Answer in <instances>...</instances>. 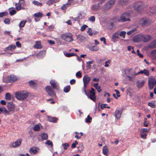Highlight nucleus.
I'll return each mask as SVG.
<instances>
[{"mask_svg": "<svg viewBox=\"0 0 156 156\" xmlns=\"http://www.w3.org/2000/svg\"><path fill=\"white\" fill-rule=\"evenodd\" d=\"M28 93L24 91H18L15 93L16 98L20 101L23 100L26 98L28 97Z\"/></svg>", "mask_w": 156, "mask_h": 156, "instance_id": "obj_1", "label": "nucleus"}, {"mask_svg": "<svg viewBox=\"0 0 156 156\" xmlns=\"http://www.w3.org/2000/svg\"><path fill=\"white\" fill-rule=\"evenodd\" d=\"M131 11H128L122 14L120 16V20L122 22H124L130 20L129 17L130 16Z\"/></svg>", "mask_w": 156, "mask_h": 156, "instance_id": "obj_2", "label": "nucleus"}, {"mask_svg": "<svg viewBox=\"0 0 156 156\" xmlns=\"http://www.w3.org/2000/svg\"><path fill=\"white\" fill-rule=\"evenodd\" d=\"M135 9L138 12H140L144 8V5L141 2H136L133 5Z\"/></svg>", "mask_w": 156, "mask_h": 156, "instance_id": "obj_3", "label": "nucleus"}, {"mask_svg": "<svg viewBox=\"0 0 156 156\" xmlns=\"http://www.w3.org/2000/svg\"><path fill=\"white\" fill-rule=\"evenodd\" d=\"M88 98H90L93 101L95 102L96 99L95 96V90L93 88H91V90L89 91V92L87 93V95H86Z\"/></svg>", "mask_w": 156, "mask_h": 156, "instance_id": "obj_4", "label": "nucleus"}, {"mask_svg": "<svg viewBox=\"0 0 156 156\" xmlns=\"http://www.w3.org/2000/svg\"><path fill=\"white\" fill-rule=\"evenodd\" d=\"M62 38L67 42H71L73 40L72 35L69 33L64 34L62 35Z\"/></svg>", "mask_w": 156, "mask_h": 156, "instance_id": "obj_5", "label": "nucleus"}, {"mask_svg": "<svg viewBox=\"0 0 156 156\" xmlns=\"http://www.w3.org/2000/svg\"><path fill=\"white\" fill-rule=\"evenodd\" d=\"M115 0H110L108 2L105 3L104 6V9L105 10H108L109 9L112 7L114 4Z\"/></svg>", "mask_w": 156, "mask_h": 156, "instance_id": "obj_6", "label": "nucleus"}, {"mask_svg": "<svg viewBox=\"0 0 156 156\" xmlns=\"http://www.w3.org/2000/svg\"><path fill=\"white\" fill-rule=\"evenodd\" d=\"M45 90L49 96L54 98L56 97L55 93L50 86L46 87Z\"/></svg>", "mask_w": 156, "mask_h": 156, "instance_id": "obj_7", "label": "nucleus"}, {"mask_svg": "<svg viewBox=\"0 0 156 156\" xmlns=\"http://www.w3.org/2000/svg\"><path fill=\"white\" fill-rule=\"evenodd\" d=\"M150 23V20L145 17L141 19L139 21V23L143 27L149 25Z\"/></svg>", "mask_w": 156, "mask_h": 156, "instance_id": "obj_8", "label": "nucleus"}, {"mask_svg": "<svg viewBox=\"0 0 156 156\" xmlns=\"http://www.w3.org/2000/svg\"><path fill=\"white\" fill-rule=\"evenodd\" d=\"M156 83V80L153 78L149 79L148 80V86L150 89H152Z\"/></svg>", "mask_w": 156, "mask_h": 156, "instance_id": "obj_9", "label": "nucleus"}, {"mask_svg": "<svg viewBox=\"0 0 156 156\" xmlns=\"http://www.w3.org/2000/svg\"><path fill=\"white\" fill-rule=\"evenodd\" d=\"M141 41L144 42H147L149 41L151 39V36L148 34H141Z\"/></svg>", "mask_w": 156, "mask_h": 156, "instance_id": "obj_10", "label": "nucleus"}, {"mask_svg": "<svg viewBox=\"0 0 156 156\" xmlns=\"http://www.w3.org/2000/svg\"><path fill=\"white\" fill-rule=\"evenodd\" d=\"M17 80L16 77L13 75L8 76L6 78V81L9 83H13L16 81Z\"/></svg>", "mask_w": 156, "mask_h": 156, "instance_id": "obj_11", "label": "nucleus"}, {"mask_svg": "<svg viewBox=\"0 0 156 156\" xmlns=\"http://www.w3.org/2000/svg\"><path fill=\"white\" fill-rule=\"evenodd\" d=\"M39 151V148L37 147H33L30 148L29 152L31 154L35 155L38 153Z\"/></svg>", "mask_w": 156, "mask_h": 156, "instance_id": "obj_12", "label": "nucleus"}, {"mask_svg": "<svg viewBox=\"0 0 156 156\" xmlns=\"http://www.w3.org/2000/svg\"><path fill=\"white\" fill-rule=\"evenodd\" d=\"M50 83L54 89L57 90L59 89L58 84L57 82H55V80H51L50 82Z\"/></svg>", "mask_w": 156, "mask_h": 156, "instance_id": "obj_13", "label": "nucleus"}, {"mask_svg": "<svg viewBox=\"0 0 156 156\" xmlns=\"http://www.w3.org/2000/svg\"><path fill=\"white\" fill-rule=\"evenodd\" d=\"M7 108L9 111L10 112H13L15 109V105L12 102H8L7 104Z\"/></svg>", "mask_w": 156, "mask_h": 156, "instance_id": "obj_14", "label": "nucleus"}, {"mask_svg": "<svg viewBox=\"0 0 156 156\" xmlns=\"http://www.w3.org/2000/svg\"><path fill=\"white\" fill-rule=\"evenodd\" d=\"M102 2H101L97 4H95L91 6V10L94 11H97L100 7V5L102 4Z\"/></svg>", "mask_w": 156, "mask_h": 156, "instance_id": "obj_15", "label": "nucleus"}, {"mask_svg": "<svg viewBox=\"0 0 156 156\" xmlns=\"http://www.w3.org/2000/svg\"><path fill=\"white\" fill-rule=\"evenodd\" d=\"M122 112V110L121 109H117L115 113L114 116L115 118L118 119L121 117V114Z\"/></svg>", "mask_w": 156, "mask_h": 156, "instance_id": "obj_16", "label": "nucleus"}, {"mask_svg": "<svg viewBox=\"0 0 156 156\" xmlns=\"http://www.w3.org/2000/svg\"><path fill=\"white\" fill-rule=\"evenodd\" d=\"M22 141L21 139H19L17 140L15 142H13L12 144V147H17L20 145Z\"/></svg>", "mask_w": 156, "mask_h": 156, "instance_id": "obj_17", "label": "nucleus"}, {"mask_svg": "<svg viewBox=\"0 0 156 156\" xmlns=\"http://www.w3.org/2000/svg\"><path fill=\"white\" fill-rule=\"evenodd\" d=\"M133 41L135 42H138L141 41V34L134 36L133 38Z\"/></svg>", "mask_w": 156, "mask_h": 156, "instance_id": "obj_18", "label": "nucleus"}, {"mask_svg": "<svg viewBox=\"0 0 156 156\" xmlns=\"http://www.w3.org/2000/svg\"><path fill=\"white\" fill-rule=\"evenodd\" d=\"M83 84H87L90 82L91 78L88 76H85L83 78Z\"/></svg>", "mask_w": 156, "mask_h": 156, "instance_id": "obj_19", "label": "nucleus"}, {"mask_svg": "<svg viewBox=\"0 0 156 156\" xmlns=\"http://www.w3.org/2000/svg\"><path fill=\"white\" fill-rule=\"evenodd\" d=\"M119 34L118 32L114 33L112 36L113 41L114 42L117 41V39L119 38Z\"/></svg>", "mask_w": 156, "mask_h": 156, "instance_id": "obj_20", "label": "nucleus"}, {"mask_svg": "<svg viewBox=\"0 0 156 156\" xmlns=\"http://www.w3.org/2000/svg\"><path fill=\"white\" fill-rule=\"evenodd\" d=\"M16 48V46L15 45H11L4 49V51H7L8 50H10L11 51H13Z\"/></svg>", "mask_w": 156, "mask_h": 156, "instance_id": "obj_21", "label": "nucleus"}, {"mask_svg": "<svg viewBox=\"0 0 156 156\" xmlns=\"http://www.w3.org/2000/svg\"><path fill=\"white\" fill-rule=\"evenodd\" d=\"M88 48L92 51H97L99 50V48L96 45H94L88 47Z\"/></svg>", "mask_w": 156, "mask_h": 156, "instance_id": "obj_22", "label": "nucleus"}, {"mask_svg": "<svg viewBox=\"0 0 156 156\" xmlns=\"http://www.w3.org/2000/svg\"><path fill=\"white\" fill-rule=\"evenodd\" d=\"M48 120L50 122H55L58 120L57 118L55 117H52L48 116Z\"/></svg>", "mask_w": 156, "mask_h": 156, "instance_id": "obj_23", "label": "nucleus"}, {"mask_svg": "<svg viewBox=\"0 0 156 156\" xmlns=\"http://www.w3.org/2000/svg\"><path fill=\"white\" fill-rule=\"evenodd\" d=\"M33 47L35 48L40 49L42 48V46L40 42L37 41L36 42V44Z\"/></svg>", "mask_w": 156, "mask_h": 156, "instance_id": "obj_24", "label": "nucleus"}, {"mask_svg": "<svg viewBox=\"0 0 156 156\" xmlns=\"http://www.w3.org/2000/svg\"><path fill=\"white\" fill-rule=\"evenodd\" d=\"M149 47L154 48L156 47V39L151 42L149 45Z\"/></svg>", "mask_w": 156, "mask_h": 156, "instance_id": "obj_25", "label": "nucleus"}, {"mask_svg": "<svg viewBox=\"0 0 156 156\" xmlns=\"http://www.w3.org/2000/svg\"><path fill=\"white\" fill-rule=\"evenodd\" d=\"M129 2V0H119L118 1L119 4L121 5L128 4Z\"/></svg>", "mask_w": 156, "mask_h": 156, "instance_id": "obj_26", "label": "nucleus"}, {"mask_svg": "<svg viewBox=\"0 0 156 156\" xmlns=\"http://www.w3.org/2000/svg\"><path fill=\"white\" fill-rule=\"evenodd\" d=\"M102 151L104 155L106 156L108 155V149L106 146H105L103 147Z\"/></svg>", "mask_w": 156, "mask_h": 156, "instance_id": "obj_27", "label": "nucleus"}, {"mask_svg": "<svg viewBox=\"0 0 156 156\" xmlns=\"http://www.w3.org/2000/svg\"><path fill=\"white\" fill-rule=\"evenodd\" d=\"M140 74H144L146 76L149 75V72L148 70L145 69L143 70H140Z\"/></svg>", "mask_w": 156, "mask_h": 156, "instance_id": "obj_28", "label": "nucleus"}, {"mask_svg": "<svg viewBox=\"0 0 156 156\" xmlns=\"http://www.w3.org/2000/svg\"><path fill=\"white\" fill-rule=\"evenodd\" d=\"M40 136L42 140H47L48 139V135L45 133H41Z\"/></svg>", "mask_w": 156, "mask_h": 156, "instance_id": "obj_29", "label": "nucleus"}, {"mask_svg": "<svg viewBox=\"0 0 156 156\" xmlns=\"http://www.w3.org/2000/svg\"><path fill=\"white\" fill-rule=\"evenodd\" d=\"M145 83L144 81L143 80L141 82H140L139 81L136 82V86L139 88H140L142 87L144 85Z\"/></svg>", "mask_w": 156, "mask_h": 156, "instance_id": "obj_30", "label": "nucleus"}, {"mask_svg": "<svg viewBox=\"0 0 156 156\" xmlns=\"http://www.w3.org/2000/svg\"><path fill=\"white\" fill-rule=\"evenodd\" d=\"M93 86L97 90V91L98 92H100L101 91V87L98 86V83H95L93 84Z\"/></svg>", "mask_w": 156, "mask_h": 156, "instance_id": "obj_31", "label": "nucleus"}, {"mask_svg": "<svg viewBox=\"0 0 156 156\" xmlns=\"http://www.w3.org/2000/svg\"><path fill=\"white\" fill-rule=\"evenodd\" d=\"M149 12L151 13H156V8L155 6H153L150 8Z\"/></svg>", "mask_w": 156, "mask_h": 156, "instance_id": "obj_32", "label": "nucleus"}, {"mask_svg": "<svg viewBox=\"0 0 156 156\" xmlns=\"http://www.w3.org/2000/svg\"><path fill=\"white\" fill-rule=\"evenodd\" d=\"M43 14L41 12H38L34 14L35 18H41L42 17Z\"/></svg>", "mask_w": 156, "mask_h": 156, "instance_id": "obj_33", "label": "nucleus"}, {"mask_svg": "<svg viewBox=\"0 0 156 156\" xmlns=\"http://www.w3.org/2000/svg\"><path fill=\"white\" fill-rule=\"evenodd\" d=\"M76 38L81 42H82L84 39V37L81 35H78L76 36Z\"/></svg>", "mask_w": 156, "mask_h": 156, "instance_id": "obj_34", "label": "nucleus"}, {"mask_svg": "<svg viewBox=\"0 0 156 156\" xmlns=\"http://www.w3.org/2000/svg\"><path fill=\"white\" fill-rule=\"evenodd\" d=\"M33 129L34 131H39L40 130V128L39 124H36L34 125L33 128Z\"/></svg>", "mask_w": 156, "mask_h": 156, "instance_id": "obj_35", "label": "nucleus"}, {"mask_svg": "<svg viewBox=\"0 0 156 156\" xmlns=\"http://www.w3.org/2000/svg\"><path fill=\"white\" fill-rule=\"evenodd\" d=\"M44 51H41L37 55V57L38 58H42L44 56Z\"/></svg>", "mask_w": 156, "mask_h": 156, "instance_id": "obj_36", "label": "nucleus"}, {"mask_svg": "<svg viewBox=\"0 0 156 156\" xmlns=\"http://www.w3.org/2000/svg\"><path fill=\"white\" fill-rule=\"evenodd\" d=\"M70 89V86L69 85H68L64 87L63 91L65 93H68Z\"/></svg>", "mask_w": 156, "mask_h": 156, "instance_id": "obj_37", "label": "nucleus"}, {"mask_svg": "<svg viewBox=\"0 0 156 156\" xmlns=\"http://www.w3.org/2000/svg\"><path fill=\"white\" fill-rule=\"evenodd\" d=\"M5 98L6 100H11V97L10 94L9 93H7L5 94Z\"/></svg>", "mask_w": 156, "mask_h": 156, "instance_id": "obj_38", "label": "nucleus"}, {"mask_svg": "<svg viewBox=\"0 0 156 156\" xmlns=\"http://www.w3.org/2000/svg\"><path fill=\"white\" fill-rule=\"evenodd\" d=\"M57 2V0H49L47 2L46 4L48 5H50Z\"/></svg>", "mask_w": 156, "mask_h": 156, "instance_id": "obj_39", "label": "nucleus"}, {"mask_svg": "<svg viewBox=\"0 0 156 156\" xmlns=\"http://www.w3.org/2000/svg\"><path fill=\"white\" fill-rule=\"evenodd\" d=\"M70 4H71L70 3L68 2L66 4L62 6L61 9L62 10H64L68 7V5H70Z\"/></svg>", "mask_w": 156, "mask_h": 156, "instance_id": "obj_40", "label": "nucleus"}, {"mask_svg": "<svg viewBox=\"0 0 156 156\" xmlns=\"http://www.w3.org/2000/svg\"><path fill=\"white\" fill-rule=\"evenodd\" d=\"M27 22L26 20L22 21H21L19 24V27L20 28L23 27L24 26Z\"/></svg>", "mask_w": 156, "mask_h": 156, "instance_id": "obj_41", "label": "nucleus"}, {"mask_svg": "<svg viewBox=\"0 0 156 156\" xmlns=\"http://www.w3.org/2000/svg\"><path fill=\"white\" fill-rule=\"evenodd\" d=\"M65 55L67 57H70L75 55L77 56V55L73 53H67L65 54Z\"/></svg>", "mask_w": 156, "mask_h": 156, "instance_id": "obj_42", "label": "nucleus"}, {"mask_svg": "<svg viewBox=\"0 0 156 156\" xmlns=\"http://www.w3.org/2000/svg\"><path fill=\"white\" fill-rule=\"evenodd\" d=\"M92 118L88 115L87 118L85 119V122L87 123H90V122Z\"/></svg>", "mask_w": 156, "mask_h": 156, "instance_id": "obj_43", "label": "nucleus"}, {"mask_svg": "<svg viewBox=\"0 0 156 156\" xmlns=\"http://www.w3.org/2000/svg\"><path fill=\"white\" fill-rule=\"evenodd\" d=\"M22 4H20L18 6L16 7V9L17 11H19L21 9H24L25 8L24 7H22Z\"/></svg>", "mask_w": 156, "mask_h": 156, "instance_id": "obj_44", "label": "nucleus"}, {"mask_svg": "<svg viewBox=\"0 0 156 156\" xmlns=\"http://www.w3.org/2000/svg\"><path fill=\"white\" fill-rule=\"evenodd\" d=\"M33 3L34 5H36L37 6H41L42 5V4L41 3L37 1H35V0L34 1H33Z\"/></svg>", "mask_w": 156, "mask_h": 156, "instance_id": "obj_45", "label": "nucleus"}, {"mask_svg": "<svg viewBox=\"0 0 156 156\" xmlns=\"http://www.w3.org/2000/svg\"><path fill=\"white\" fill-rule=\"evenodd\" d=\"M8 14V13L7 12H0V17H2L5 16H6Z\"/></svg>", "mask_w": 156, "mask_h": 156, "instance_id": "obj_46", "label": "nucleus"}, {"mask_svg": "<svg viewBox=\"0 0 156 156\" xmlns=\"http://www.w3.org/2000/svg\"><path fill=\"white\" fill-rule=\"evenodd\" d=\"M126 32L125 31H122L119 34V35L121 37H122L123 38H124L125 37V34Z\"/></svg>", "mask_w": 156, "mask_h": 156, "instance_id": "obj_47", "label": "nucleus"}, {"mask_svg": "<svg viewBox=\"0 0 156 156\" xmlns=\"http://www.w3.org/2000/svg\"><path fill=\"white\" fill-rule=\"evenodd\" d=\"M107 105L106 104H101V109H103L104 108H110V107L109 106H106V105Z\"/></svg>", "mask_w": 156, "mask_h": 156, "instance_id": "obj_48", "label": "nucleus"}, {"mask_svg": "<svg viewBox=\"0 0 156 156\" xmlns=\"http://www.w3.org/2000/svg\"><path fill=\"white\" fill-rule=\"evenodd\" d=\"M45 144L48 145V146H50L51 147H52L53 146L52 143L49 140H48L47 141L45 142Z\"/></svg>", "mask_w": 156, "mask_h": 156, "instance_id": "obj_49", "label": "nucleus"}, {"mask_svg": "<svg viewBox=\"0 0 156 156\" xmlns=\"http://www.w3.org/2000/svg\"><path fill=\"white\" fill-rule=\"evenodd\" d=\"M93 62V61H89L87 62V68H90L91 66V65Z\"/></svg>", "mask_w": 156, "mask_h": 156, "instance_id": "obj_50", "label": "nucleus"}, {"mask_svg": "<svg viewBox=\"0 0 156 156\" xmlns=\"http://www.w3.org/2000/svg\"><path fill=\"white\" fill-rule=\"evenodd\" d=\"M95 17L94 16H92L89 18L88 20L91 22H94L95 21Z\"/></svg>", "mask_w": 156, "mask_h": 156, "instance_id": "obj_51", "label": "nucleus"}, {"mask_svg": "<svg viewBox=\"0 0 156 156\" xmlns=\"http://www.w3.org/2000/svg\"><path fill=\"white\" fill-rule=\"evenodd\" d=\"M84 16H83L81 12H80L78 16L76 17L75 19H82Z\"/></svg>", "mask_w": 156, "mask_h": 156, "instance_id": "obj_52", "label": "nucleus"}, {"mask_svg": "<svg viewBox=\"0 0 156 156\" xmlns=\"http://www.w3.org/2000/svg\"><path fill=\"white\" fill-rule=\"evenodd\" d=\"M4 22L6 24H9L10 23V20L9 18H6L5 19L4 21Z\"/></svg>", "mask_w": 156, "mask_h": 156, "instance_id": "obj_53", "label": "nucleus"}, {"mask_svg": "<svg viewBox=\"0 0 156 156\" xmlns=\"http://www.w3.org/2000/svg\"><path fill=\"white\" fill-rule=\"evenodd\" d=\"M62 145L64 149L65 150H66L67 149V147L69 146V144L66 143L62 144Z\"/></svg>", "mask_w": 156, "mask_h": 156, "instance_id": "obj_54", "label": "nucleus"}, {"mask_svg": "<svg viewBox=\"0 0 156 156\" xmlns=\"http://www.w3.org/2000/svg\"><path fill=\"white\" fill-rule=\"evenodd\" d=\"M29 85L32 87H34L35 85V83L32 80H30L28 82Z\"/></svg>", "mask_w": 156, "mask_h": 156, "instance_id": "obj_55", "label": "nucleus"}, {"mask_svg": "<svg viewBox=\"0 0 156 156\" xmlns=\"http://www.w3.org/2000/svg\"><path fill=\"white\" fill-rule=\"evenodd\" d=\"M16 13V11L15 9H12L9 11L10 15L12 16L15 14Z\"/></svg>", "mask_w": 156, "mask_h": 156, "instance_id": "obj_56", "label": "nucleus"}, {"mask_svg": "<svg viewBox=\"0 0 156 156\" xmlns=\"http://www.w3.org/2000/svg\"><path fill=\"white\" fill-rule=\"evenodd\" d=\"M140 134L141 137L144 139H145L146 138L147 133H142Z\"/></svg>", "mask_w": 156, "mask_h": 156, "instance_id": "obj_57", "label": "nucleus"}, {"mask_svg": "<svg viewBox=\"0 0 156 156\" xmlns=\"http://www.w3.org/2000/svg\"><path fill=\"white\" fill-rule=\"evenodd\" d=\"M2 112L5 114H8L9 113V111H8L5 108L3 107H2Z\"/></svg>", "mask_w": 156, "mask_h": 156, "instance_id": "obj_58", "label": "nucleus"}, {"mask_svg": "<svg viewBox=\"0 0 156 156\" xmlns=\"http://www.w3.org/2000/svg\"><path fill=\"white\" fill-rule=\"evenodd\" d=\"M88 27V26L84 24L80 28V30L82 31H83L86 29V28Z\"/></svg>", "mask_w": 156, "mask_h": 156, "instance_id": "obj_59", "label": "nucleus"}, {"mask_svg": "<svg viewBox=\"0 0 156 156\" xmlns=\"http://www.w3.org/2000/svg\"><path fill=\"white\" fill-rule=\"evenodd\" d=\"M86 85V84H83V89L85 94L87 95V93L86 90V88H87V86Z\"/></svg>", "mask_w": 156, "mask_h": 156, "instance_id": "obj_60", "label": "nucleus"}, {"mask_svg": "<svg viewBox=\"0 0 156 156\" xmlns=\"http://www.w3.org/2000/svg\"><path fill=\"white\" fill-rule=\"evenodd\" d=\"M150 130V129H148L147 128H142V133H143L144 132H148Z\"/></svg>", "mask_w": 156, "mask_h": 156, "instance_id": "obj_61", "label": "nucleus"}, {"mask_svg": "<svg viewBox=\"0 0 156 156\" xmlns=\"http://www.w3.org/2000/svg\"><path fill=\"white\" fill-rule=\"evenodd\" d=\"M76 77H81V73L80 71L77 72L76 74Z\"/></svg>", "mask_w": 156, "mask_h": 156, "instance_id": "obj_62", "label": "nucleus"}, {"mask_svg": "<svg viewBox=\"0 0 156 156\" xmlns=\"http://www.w3.org/2000/svg\"><path fill=\"white\" fill-rule=\"evenodd\" d=\"M148 105L149 106L152 108H154L155 107L154 103H153L149 102Z\"/></svg>", "mask_w": 156, "mask_h": 156, "instance_id": "obj_63", "label": "nucleus"}, {"mask_svg": "<svg viewBox=\"0 0 156 156\" xmlns=\"http://www.w3.org/2000/svg\"><path fill=\"white\" fill-rule=\"evenodd\" d=\"M100 40L101 41H103L105 44H106L105 38L104 37H102L100 38Z\"/></svg>", "mask_w": 156, "mask_h": 156, "instance_id": "obj_64", "label": "nucleus"}]
</instances>
